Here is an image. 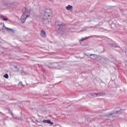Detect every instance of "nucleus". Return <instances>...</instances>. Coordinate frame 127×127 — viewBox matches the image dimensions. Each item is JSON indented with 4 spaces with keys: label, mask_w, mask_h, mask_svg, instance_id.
Wrapping results in <instances>:
<instances>
[{
    "label": "nucleus",
    "mask_w": 127,
    "mask_h": 127,
    "mask_svg": "<svg viewBox=\"0 0 127 127\" xmlns=\"http://www.w3.org/2000/svg\"><path fill=\"white\" fill-rule=\"evenodd\" d=\"M86 30H87V28H83V29H82V30H81V31H80V32H83V31H86Z\"/></svg>",
    "instance_id": "obj_16"
},
{
    "label": "nucleus",
    "mask_w": 127,
    "mask_h": 127,
    "mask_svg": "<svg viewBox=\"0 0 127 127\" xmlns=\"http://www.w3.org/2000/svg\"><path fill=\"white\" fill-rule=\"evenodd\" d=\"M4 5L7 6V7H10V8L14 9L17 7L18 3L16 2H10L9 1H6L4 3Z\"/></svg>",
    "instance_id": "obj_3"
},
{
    "label": "nucleus",
    "mask_w": 127,
    "mask_h": 127,
    "mask_svg": "<svg viewBox=\"0 0 127 127\" xmlns=\"http://www.w3.org/2000/svg\"><path fill=\"white\" fill-rule=\"evenodd\" d=\"M43 124H50V125H53V122H51L50 120H44L43 121Z\"/></svg>",
    "instance_id": "obj_8"
},
{
    "label": "nucleus",
    "mask_w": 127,
    "mask_h": 127,
    "mask_svg": "<svg viewBox=\"0 0 127 127\" xmlns=\"http://www.w3.org/2000/svg\"><path fill=\"white\" fill-rule=\"evenodd\" d=\"M89 58L95 61H100V56L96 55V54H90L89 55Z\"/></svg>",
    "instance_id": "obj_6"
},
{
    "label": "nucleus",
    "mask_w": 127,
    "mask_h": 127,
    "mask_svg": "<svg viewBox=\"0 0 127 127\" xmlns=\"http://www.w3.org/2000/svg\"><path fill=\"white\" fill-rule=\"evenodd\" d=\"M125 64H126V65L127 66V63H126Z\"/></svg>",
    "instance_id": "obj_21"
},
{
    "label": "nucleus",
    "mask_w": 127,
    "mask_h": 127,
    "mask_svg": "<svg viewBox=\"0 0 127 127\" xmlns=\"http://www.w3.org/2000/svg\"><path fill=\"white\" fill-rule=\"evenodd\" d=\"M66 10H69V11H72L73 10V6L70 5H68L65 7Z\"/></svg>",
    "instance_id": "obj_7"
},
{
    "label": "nucleus",
    "mask_w": 127,
    "mask_h": 127,
    "mask_svg": "<svg viewBox=\"0 0 127 127\" xmlns=\"http://www.w3.org/2000/svg\"><path fill=\"white\" fill-rule=\"evenodd\" d=\"M3 27L2 28V29L3 30H6L7 31H12V29L8 28L5 26H4V24H3Z\"/></svg>",
    "instance_id": "obj_9"
},
{
    "label": "nucleus",
    "mask_w": 127,
    "mask_h": 127,
    "mask_svg": "<svg viewBox=\"0 0 127 127\" xmlns=\"http://www.w3.org/2000/svg\"><path fill=\"white\" fill-rule=\"evenodd\" d=\"M23 14L20 18V20L23 23L25 22L27 17H29L31 15L33 16V13H32V11L30 7H24L22 9Z\"/></svg>",
    "instance_id": "obj_1"
},
{
    "label": "nucleus",
    "mask_w": 127,
    "mask_h": 127,
    "mask_svg": "<svg viewBox=\"0 0 127 127\" xmlns=\"http://www.w3.org/2000/svg\"><path fill=\"white\" fill-rule=\"evenodd\" d=\"M0 18H1V19H2V20H3L4 21H7V20H8V18H7V17H6L4 16L1 15L0 16Z\"/></svg>",
    "instance_id": "obj_12"
},
{
    "label": "nucleus",
    "mask_w": 127,
    "mask_h": 127,
    "mask_svg": "<svg viewBox=\"0 0 127 127\" xmlns=\"http://www.w3.org/2000/svg\"><path fill=\"white\" fill-rule=\"evenodd\" d=\"M61 23L59 22V21H57L56 22V31L57 33H60V30L61 29Z\"/></svg>",
    "instance_id": "obj_5"
},
{
    "label": "nucleus",
    "mask_w": 127,
    "mask_h": 127,
    "mask_svg": "<svg viewBox=\"0 0 127 127\" xmlns=\"http://www.w3.org/2000/svg\"><path fill=\"white\" fill-rule=\"evenodd\" d=\"M51 15V10L50 9H47L46 10L42 18H40L39 16H37V17L38 19H39V20H45V19H48V17H50V16Z\"/></svg>",
    "instance_id": "obj_2"
},
{
    "label": "nucleus",
    "mask_w": 127,
    "mask_h": 127,
    "mask_svg": "<svg viewBox=\"0 0 127 127\" xmlns=\"http://www.w3.org/2000/svg\"><path fill=\"white\" fill-rule=\"evenodd\" d=\"M110 46H111V47H114V48L117 47V46L114 44H110Z\"/></svg>",
    "instance_id": "obj_15"
},
{
    "label": "nucleus",
    "mask_w": 127,
    "mask_h": 127,
    "mask_svg": "<svg viewBox=\"0 0 127 127\" xmlns=\"http://www.w3.org/2000/svg\"><path fill=\"white\" fill-rule=\"evenodd\" d=\"M120 114H121V109H119V110L118 109H116L114 111L110 114L109 117L110 118H112H112L118 117Z\"/></svg>",
    "instance_id": "obj_4"
},
{
    "label": "nucleus",
    "mask_w": 127,
    "mask_h": 127,
    "mask_svg": "<svg viewBox=\"0 0 127 127\" xmlns=\"http://www.w3.org/2000/svg\"><path fill=\"white\" fill-rule=\"evenodd\" d=\"M19 84H20V85H22V86H23V85H22V82H21V81H20V82H19Z\"/></svg>",
    "instance_id": "obj_20"
},
{
    "label": "nucleus",
    "mask_w": 127,
    "mask_h": 127,
    "mask_svg": "<svg viewBox=\"0 0 127 127\" xmlns=\"http://www.w3.org/2000/svg\"><path fill=\"white\" fill-rule=\"evenodd\" d=\"M1 43H2V40L0 39V45H1Z\"/></svg>",
    "instance_id": "obj_18"
},
{
    "label": "nucleus",
    "mask_w": 127,
    "mask_h": 127,
    "mask_svg": "<svg viewBox=\"0 0 127 127\" xmlns=\"http://www.w3.org/2000/svg\"><path fill=\"white\" fill-rule=\"evenodd\" d=\"M41 36L43 38H45L46 37V32L44 31V30H42L41 32Z\"/></svg>",
    "instance_id": "obj_10"
},
{
    "label": "nucleus",
    "mask_w": 127,
    "mask_h": 127,
    "mask_svg": "<svg viewBox=\"0 0 127 127\" xmlns=\"http://www.w3.org/2000/svg\"><path fill=\"white\" fill-rule=\"evenodd\" d=\"M84 55H85V56H87V57L88 58H90V55H88V54H87L84 53Z\"/></svg>",
    "instance_id": "obj_17"
},
{
    "label": "nucleus",
    "mask_w": 127,
    "mask_h": 127,
    "mask_svg": "<svg viewBox=\"0 0 127 127\" xmlns=\"http://www.w3.org/2000/svg\"><path fill=\"white\" fill-rule=\"evenodd\" d=\"M89 37H86L84 38L83 39H81V40H79V41H83V40H87V39H88V38H89Z\"/></svg>",
    "instance_id": "obj_13"
},
{
    "label": "nucleus",
    "mask_w": 127,
    "mask_h": 127,
    "mask_svg": "<svg viewBox=\"0 0 127 127\" xmlns=\"http://www.w3.org/2000/svg\"><path fill=\"white\" fill-rule=\"evenodd\" d=\"M90 95L92 97H100V96H101L100 93H90Z\"/></svg>",
    "instance_id": "obj_11"
},
{
    "label": "nucleus",
    "mask_w": 127,
    "mask_h": 127,
    "mask_svg": "<svg viewBox=\"0 0 127 127\" xmlns=\"http://www.w3.org/2000/svg\"><path fill=\"white\" fill-rule=\"evenodd\" d=\"M3 77L5 78V79H8V74H5L3 75Z\"/></svg>",
    "instance_id": "obj_14"
},
{
    "label": "nucleus",
    "mask_w": 127,
    "mask_h": 127,
    "mask_svg": "<svg viewBox=\"0 0 127 127\" xmlns=\"http://www.w3.org/2000/svg\"><path fill=\"white\" fill-rule=\"evenodd\" d=\"M51 2H54V0H49Z\"/></svg>",
    "instance_id": "obj_19"
}]
</instances>
